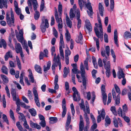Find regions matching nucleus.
<instances>
[{
    "instance_id": "obj_1",
    "label": "nucleus",
    "mask_w": 131,
    "mask_h": 131,
    "mask_svg": "<svg viewBox=\"0 0 131 131\" xmlns=\"http://www.w3.org/2000/svg\"><path fill=\"white\" fill-rule=\"evenodd\" d=\"M80 71L78 69L77 72V73L81 74V79L82 81V84L84 86V88L85 90L86 89V81L88 80V79L85 76V72L83 64L82 62H81L80 66Z\"/></svg>"
},
{
    "instance_id": "obj_2",
    "label": "nucleus",
    "mask_w": 131,
    "mask_h": 131,
    "mask_svg": "<svg viewBox=\"0 0 131 131\" xmlns=\"http://www.w3.org/2000/svg\"><path fill=\"white\" fill-rule=\"evenodd\" d=\"M9 13L7 12L6 14V20L7 23L10 27L14 26L15 18L13 11L12 9L10 10L11 18L9 17Z\"/></svg>"
},
{
    "instance_id": "obj_3",
    "label": "nucleus",
    "mask_w": 131,
    "mask_h": 131,
    "mask_svg": "<svg viewBox=\"0 0 131 131\" xmlns=\"http://www.w3.org/2000/svg\"><path fill=\"white\" fill-rule=\"evenodd\" d=\"M58 11L59 17L55 19L57 23L58 24V27L59 29H61L63 27L62 21L61 18L62 12V6L61 4H59L58 5Z\"/></svg>"
},
{
    "instance_id": "obj_4",
    "label": "nucleus",
    "mask_w": 131,
    "mask_h": 131,
    "mask_svg": "<svg viewBox=\"0 0 131 131\" xmlns=\"http://www.w3.org/2000/svg\"><path fill=\"white\" fill-rule=\"evenodd\" d=\"M110 53V47L109 46H107L105 47V50L101 51V55L103 57H105L103 59V63H106V61L107 60L109 59V56Z\"/></svg>"
},
{
    "instance_id": "obj_5",
    "label": "nucleus",
    "mask_w": 131,
    "mask_h": 131,
    "mask_svg": "<svg viewBox=\"0 0 131 131\" xmlns=\"http://www.w3.org/2000/svg\"><path fill=\"white\" fill-rule=\"evenodd\" d=\"M11 93L12 96L13 100L14 101H16V103L17 106L20 105L21 103H23L20 102V100L17 94H16V90L12 88L11 90Z\"/></svg>"
},
{
    "instance_id": "obj_6",
    "label": "nucleus",
    "mask_w": 131,
    "mask_h": 131,
    "mask_svg": "<svg viewBox=\"0 0 131 131\" xmlns=\"http://www.w3.org/2000/svg\"><path fill=\"white\" fill-rule=\"evenodd\" d=\"M23 34L24 32L23 29L19 30V34L18 32H16V36L17 39L22 44L23 43L25 42L23 37Z\"/></svg>"
},
{
    "instance_id": "obj_7",
    "label": "nucleus",
    "mask_w": 131,
    "mask_h": 131,
    "mask_svg": "<svg viewBox=\"0 0 131 131\" xmlns=\"http://www.w3.org/2000/svg\"><path fill=\"white\" fill-rule=\"evenodd\" d=\"M72 91L74 92L73 94V97L74 101H79L81 99L80 95L76 88L73 87L72 88Z\"/></svg>"
},
{
    "instance_id": "obj_8",
    "label": "nucleus",
    "mask_w": 131,
    "mask_h": 131,
    "mask_svg": "<svg viewBox=\"0 0 131 131\" xmlns=\"http://www.w3.org/2000/svg\"><path fill=\"white\" fill-rule=\"evenodd\" d=\"M42 21V23L43 24L45 23V25L43 26L41 24L40 26V28L41 31L43 33H44L46 31V28H48L49 27V23L48 20L47 19H45V17H43L41 19Z\"/></svg>"
},
{
    "instance_id": "obj_9",
    "label": "nucleus",
    "mask_w": 131,
    "mask_h": 131,
    "mask_svg": "<svg viewBox=\"0 0 131 131\" xmlns=\"http://www.w3.org/2000/svg\"><path fill=\"white\" fill-rule=\"evenodd\" d=\"M33 93L34 96V100L36 105L38 107H40V104L39 100V97L38 92L36 89L34 88L32 89Z\"/></svg>"
},
{
    "instance_id": "obj_10",
    "label": "nucleus",
    "mask_w": 131,
    "mask_h": 131,
    "mask_svg": "<svg viewBox=\"0 0 131 131\" xmlns=\"http://www.w3.org/2000/svg\"><path fill=\"white\" fill-rule=\"evenodd\" d=\"M31 1H32V3L34 9L35 10H36L38 6L37 1L36 0H28V1L27 4L29 8L31 9L32 8V5L31 3Z\"/></svg>"
},
{
    "instance_id": "obj_11",
    "label": "nucleus",
    "mask_w": 131,
    "mask_h": 131,
    "mask_svg": "<svg viewBox=\"0 0 131 131\" xmlns=\"http://www.w3.org/2000/svg\"><path fill=\"white\" fill-rule=\"evenodd\" d=\"M94 31L96 36L98 38L100 39L101 41H102L103 39V31H100L99 32L97 27H95Z\"/></svg>"
},
{
    "instance_id": "obj_12",
    "label": "nucleus",
    "mask_w": 131,
    "mask_h": 131,
    "mask_svg": "<svg viewBox=\"0 0 131 131\" xmlns=\"http://www.w3.org/2000/svg\"><path fill=\"white\" fill-rule=\"evenodd\" d=\"M71 117L70 115H68L66 125L65 126L66 130L67 131L68 130L69 128L71 130L72 129V125H70L69 126L71 122Z\"/></svg>"
},
{
    "instance_id": "obj_13",
    "label": "nucleus",
    "mask_w": 131,
    "mask_h": 131,
    "mask_svg": "<svg viewBox=\"0 0 131 131\" xmlns=\"http://www.w3.org/2000/svg\"><path fill=\"white\" fill-rule=\"evenodd\" d=\"M19 118L20 120H22L24 122L23 124L24 126L26 129H29V127L27 124V122L26 120L24 115H20L19 116Z\"/></svg>"
},
{
    "instance_id": "obj_14",
    "label": "nucleus",
    "mask_w": 131,
    "mask_h": 131,
    "mask_svg": "<svg viewBox=\"0 0 131 131\" xmlns=\"http://www.w3.org/2000/svg\"><path fill=\"white\" fill-rule=\"evenodd\" d=\"M123 112L122 111V109L121 107H119L118 110V114L119 115H123L125 114L127 111V108L126 104H125L123 106Z\"/></svg>"
},
{
    "instance_id": "obj_15",
    "label": "nucleus",
    "mask_w": 131,
    "mask_h": 131,
    "mask_svg": "<svg viewBox=\"0 0 131 131\" xmlns=\"http://www.w3.org/2000/svg\"><path fill=\"white\" fill-rule=\"evenodd\" d=\"M15 50L16 52L19 53L20 51H22V48L20 44L19 43H16L15 44Z\"/></svg>"
},
{
    "instance_id": "obj_16",
    "label": "nucleus",
    "mask_w": 131,
    "mask_h": 131,
    "mask_svg": "<svg viewBox=\"0 0 131 131\" xmlns=\"http://www.w3.org/2000/svg\"><path fill=\"white\" fill-rule=\"evenodd\" d=\"M85 23V26L88 30L89 32L91 31L92 30V27L89 20L88 19H86Z\"/></svg>"
},
{
    "instance_id": "obj_17",
    "label": "nucleus",
    "mask_w": 131,
    "mask_h": 131,
    "mask_svg": "<svg viewBox=\"0 0 131 131\" xmlns=\"http://www.w3.org/2000/svg\"><path fill=\"white\" fill-rule=\"evenodd\" d=\"M80 108L81 110H83L85 113V115H86L87 113V111L85 109L84 104L83 100V99L81 100V102L79 104Z\"/></svg>"
},
{
    "instance_id": "obj_18",
    "label": "nucleus",
    "mask_w": 131,
    "mask_h": 131,
    "mask_svg": "<svg viewBox=\"0 0 131 131\" xmlns=\"http://www.w3.org/2000/svg\"><path fill=\"white\" fill-rule=\"evenodd\" d=\"M51 65V62L50 61H48L47 64V66L44 65L43 67V71L45 73H46L47 72L48 70L50 68Z\"/></svg>"
},
{
    "instance_id": "obj_19",
    "label": "nucleus",
    "mask_w": 131,
    "mask_h": 131,
    "mask_svg": "<svg viewBox=\"0 0 131 131\" xmlns=\"http://www.w3.org/2000/svg\"><path fill=\"white\" fill-rule=\"evenodd\" d=\"M117 30L115 29L114 31V42L116 46H118V41L117 39Z\"/></svg>"
},
{
    "instance_id": "obj_20",
    "label": "nucleus",
    "mask_w": 131,
    "mask_h": 131,
    "mask_svg": "<svg viewBox=\"0 0 131 131\" xmlns=\"http://www.w3.org/2000/svg\"><path fill=\"white\" fill-rule=\"evenodd\" d=\"M58 81V76L57 75H56L54 78V84L55 85L54 89L55 90H57L59 88V85L57 83Z\"/></svg>"
},
{
    "instance_id": "obj_21",
    "label": "nucleus",
    "mask_w": 131,
    "mask_h": 131,
    "mask_svg": "<svg viewBox=\"0 0 131 131\" xmlns=\"http://www.w3.org/2000/svg\"><path fill=\"white\" fill-rule=\"evenodd\" d=\"M6 8H7V4L6 0H0V8L2 9L3 7V6Z\"/></svg>"
},
{
    "instance_id": "obj_22",
    "label": "nucleus",
    "mask_w": 131,
    "mask_h": 131,
    "mask_svg": "<svg viewBox=\"0 0 131 131\" xmlns=\"http://www.w3.org/2000/svg\"><path fill=\"white\" fill-rule=\"evenodd\" d=\"M118 78L119 79H120L121 78L125 77L123 71L121 68L119 69L118 73Z\"/></svg>"
},
{
    "instance_id": "obj_23",
    "label": "nucleus",
    "mask_w": 131,
    "mask_h": 131,
    "mask_svg": "<svg viewBox=\"0 0 131 131\" xmlns=\"http://www.w3.org/2000/svg\"><path fill=\"white\" fill-rule=\"evenodd\" d=\"M99 10L100 15L102 16H103V11L104 9L102 4L100 3L99 4Z\"/></svg>"
},
{
    "instance_id": "obj_24",
    "label": "nucleus",
    "mask_w": 131,
    "mask_h": 131,
    "mask_svg": "<svg viewBox=\"0 0 131 131\" xmlns=\"http://www.w3.org/2000/svg\"><path fill=\"white\" fill-rule=\"evenodd\" d=\"M54 62L52 65L51 67L55 68V67H56L58 66H59L60 64H61L60 60H56L55 59H53Z\"/></svg>"
},
{
    "instance_id": "obj_25",
    "label": "nucleus",
    "mask_w": 131,
    "mask_h": 131,
    "mask_svg": "<svg viewBox=\"0 0 131 131\" xmlns=\"http://www.w3.org/2000/svg\"><path fill=\"white\" fill-rule=\"evenodd\" d=\"M66 32L65 34V38L67 41H69L71 39V35L68 30L66 29Z\"/></svg>"
},
{
    "instance_id": "obj_26",
    "label": "nucleus",
    "mask_w": 131,
    "mask_h": 131,
    "mask_svg": "<svg viewBox=\"0 0 131 131\" xmlns=\"http://www.w3.org/2000/svg\"><path fill=\"white\" fill-rule=\"evenodd\" d=\"M83 39V36L82 33L81 32H80L79 36L78 37V38H77L76 40V41L77 43H81L82 44V41Z\"/></svg>"
},
{
    "instance_id": "obj_27",
    "label": "nucleus",
    "mask_w": 131,
    "mask_h": 131,
    "mask_svg": "<svg viewBox=\"0 0 131 131\" xmlns=\"http://www.w3.org/2000/svg\"><path fill=\"white\" fill-rule=\"evenodd\" d=\"M1 76L4 82L3 83L4 84H5V83H7L8 82V79L6 76L3 74H1Z\"/></svg>"
},
{
    "instance_id": "obj_28",
    "label": "nucleus",
    "mask_w": 131,
    "mask_h": 131,
    "mask_svg": "<svg viewBox=\"0 0 131 131\" xmlns=\"http://www.w3.org/2000/svg\"><path fill=\"white\" fill-rule=\"evenodd\" d=\"M103 64L104 68L106 70H111V64L110 61H108L106 63Z\"/></svg>"
},
{
    "instance_id": "obj_29",
    "label": "nucleus",
    "mask_w": 131,
    "mask_h": 131,
    "mask_svg": "<svg viewBox=\"0 0 131 131\" xmlns=\"http://www.w3.org/2000/svg\"><path fill=\"white\" fill-rule=\"evenodd\" d=\"M84 126V123L83 118L81 116H80V122L79 125V128H83Z\"/></svg>"
},
{
    "instance_id": "obj_30",
    "label": "nucleus",
    "mask_w": 131,
    "mask_h": 131,
    "mask_svg": "<svg viewBox=\"0 0 131 131\" xmlns=\"http://www.w3.org/2000/svg\"><path fill=\"white\" fill-rule=\"evenodd\" d=\"M69 72V68H67L66 67H65L63 70L64 74H63V77L64 78L67 77Z\"/></svg>"
},
{
    "instance_id": "obj_31",
    "label": "nucleus",
    "mask_w": 131,
    "mask_h": 131,
    "mask_svg": "<svg viewBox=\"0 0 131 131\" xmlns=\"http://www.w3.org/2000/svg\"><path fill=\"white\" fill-rule=\"evenodd\" d=\"M75 12H74V10H73L72 9H71L70 12V16L72 20L73 18L75 17Z\"/></svg>"
},
{
    "instance_id": "obj_32",
    "label": "nucleus",
    "mask_w": 131,
    "mask_h": 131,
    "mask_svg": "<svg viewBox=\"0 0 131 131\" xmlns=\"http://www.w3.org/2000/svg\"><path fill=\"white\" fill-rule=\"evenodd\" d=\"M35 70L38 73H42L41 68V67L37 64H36L35 66Z\"/></svg>"
},
{
    "instance_id": "obj_33",
    "label": "nucleus",
    "mask_w": 131,
    "mask_h": 131,
    "mask_svg": "<svg viewBox=\"0 0 131 131\" xmlns=\"http://www.w3.org/2000/svg\"><path fill=\"white\" fill-rule=\"evenodd\" d=\"M1 70L2 72L5 74H8V69L5 65H3L1 68Z\"/></svg>"
},
{
    "instance_id": "obj_34",
    "label": "nucleus",
    "mask_w": 131,
    "mask_h": 131,
    "mask_svg": "<svg viewBox=\"0 0 131 131\" xmlns=\"http://www.w3.org/2000/svg\"><path fill=\"white\" fill-rule=\"evenodd\" d=\"M105 121L106 123L105 124V125L106 126H108L107 125V124L109 125L111 124V119L107 115L106 116L105 118Z\"/></svg>"
},
{
    "instance_id": "obj_35",
    "label": "nucleus",
    "mask_w": 131,
    "mask_h": 131,
    "mask_svg": "<svg viewBox=\"0 0 131 131\" xmlns=\"http://www.w3.org/2000/svg\"><path fill=\"white\" fill-rule=\"evenodd\" d=\"M124 38L125 39L131 38V34L128 31H126L124 33Z\"/></svg>"
},
{
    "instance_id": "obj_36",
    "label": "nucleus",
    "mask_w": 131,
    "mask_h": 131,
    "mask_svg": "<svg viewBox=\"0 0 131 131\" xmlns=\"http://www.w3.org/2000/svg\"><path fill=\"white\" fill-rule=\"evenodd\" d=\"M99 38L97 39L96 38L94 37H93V39L94 40L96 41V46L97 49L98 51L99 50L100 48L99 46Z\"/></svg>"
},
{
    "instance_id": "obj_37",
    "label": "nucleus",
    "mask_w": 131,
    "mask_h": 131,
    "mask_svg": "<svg viewBox=\"0 0 131 131\" xmlns=\"http://www.w3.org/2000/svg\"><path fill=\"white\" fill-rule=\"evenodd\" d=\"M36 10H36H34V11H36L34 15V18L36 20H37L40 17V14L38 11Z\"/></svg>"
},
{
    "instance_id": "obj_38",
    "label": "nucleus",
    "mask_w": 131,
    "mask_h": 131,
    "mask_svg": "<svg viewBox=\"0 0 131 131\" xmlns=\"http://www.w3.org/2000/svg\"><path fill=\"white\" fill-rule=\"evenodd\" d=\"M114 100L115 101L116 105H118L120 102V96L118 94L115 98V100Z\"/></svg>"
},
{
    "instance_id": "obj_39",
    "label": "nucleus",
    "mask_w": 131,
    "mask_h": 131,
    "mask_svg": "<svg viewBox=\"0 0 131 131\" xmlns=\"http://www.w3.org/2000/svg\"><path fill=\"white\" fill-rule=\"evenodd\" d=\"M16 58L18 67L19 69L20 70L21 69V67L20 61L18 57L17 56H16Z\"/></svg>"
},
{
    "instance_id": "obj_40",
    "label": "nucleus",
    "mask_w": 131,
    "mask_h": 131,
    "mask_svg": "<svg viewBox=\"0 0 131 131\" xmlns=\"http://www.w3.org/2000/svg\"><path fill=\"white\" fill-rule=\"evenodd\" d=\"M121 116L123 117L124 120L129 125L130 124L129 123L130 122V118L129 117L126 116L125 115H121Z\"/></svg>"
},
{
    "instance_id": "obj_41",
    "label": "nucleus",
    "mask_w": 131,
    "mask_h": 131,
    "mask_svg": "<svg viewBox=\"0 0 131 131\" xmlns=\"http://www.w3.org/2000/svg\"><path fill=\"white\" fill-rule=\"evenodd\" d=\"M85 105L86 106V109L87 111V113L88 114H90V110L89 109V105L87 101H86L85 102Z\"/></svg>"
},
{
    "instance_id": "obj_42",
    "label": "nucleus",
    "mask_w": 131,
    "mask_h": 131,
    "mask_svg": "<svg viewBox=\"0 0 131 131\" xmlns=\"http://www.w3.org/2000/svg\"><path fill=\"white\" fill-rule=\"evenodd\" d=\"M16 125L18 128L19 130L21 131H22L23 130V128L20 124L19 122H17L16 123Z\"/></svg>"
},
{
    "instance_id": "obj_43",
    "label": "nucleus",
    "mask_w": 131,
    "mask_h": 131,
    "mask_svg": "<svg viewBox=\"0 0 131 131\" xmlns=\"http://www.w3.org/2000/svg\"><path fill=\"white\" fill-rule=\"evenodd\" d=\"M28 111L31 115H36V111L34 108L29 109Z\"/></svg>"
},
{
    "instance_id": "obj_44",
    "label": "nucleus",
    "mask_w": 131,
    "mask_h": 131,
    "mask_svg": "<svg viewBox=\"0 0 131 131\" xmlns=\"http://www.w3.org/2000/svg\"><path fill=\"white\" fill-rule=\"evenodd\" d=\"M110 8L113 11L114 6V0H110Z\"/></svg>"
},
{
    "instance_id": "obj_45",
    "label": "nucleus",
    "mask_w": 131,
    "mask_h": 131,
    "mask_svg": "<svg viewBox=\"0 0 131 131\" xmlns=\"http://www.w3.org/2000/svg\"><path fill=\"white\" fill-rule=\"evenodd\" d=\"M103 96V100L104 104V105H105L106 103V101L107 98V96L106 94H103L102 95Z\"/></svg>"
},
{
    "instance_id": "obj_46",
    "label": "nucleus",
    "mask_w": 131,
    "mask_h": 131,
    "mask_svg": "<svg viewBox=\"0 0 131 131\" xmlns=\"http://www.w3.org/2000/svg\"><path fill=\"white\" fill-rule=\"evenodd\" d=\"M94 124L91 126V131H93L94 129H96L97 126V125L96 123H93Z\"/></svg>"
},
{
    "instance_id": "obj_47",
    "label": "nucleus",
    "mask_w": 131,
    "mask_h": 131,
    "mask_svg": "<svg viewBox=\"0 0 131 131\" xmlns=\"http://www.w3.org/2000/svg\"><path fill=\"white\" fill-rule=\"evenodd\" d=\"M49 119L50 121L53 122V123L57 122L58 120L57 118L56 117H50Z\"/></svg>"
},
{
    "instance_id": "obj_48",
    "label": "nucleus",
    "mask_w": 131,
    "mask_h": 131,
    "mask_svg": "<svg viewBox=\"0 0 131 131\" xmlns=\"http://www.w3.org/2000/svg\"><path fill=\"white\" fill-rule=\"evenodd\" d=\"M114 86L116 92L119 95L121 94V91L119 87L116 84L114 85Z\"/></svg>"
},
{
    "instance_id": "obj_49",
    "label": "nucleus",
    "mask_w": 131,
    "mask_h": 131,
    "mask_svg": "<svg viewBox=\"0 0 131 131\" xmlns=\"http://www.w3.org/2000/svg\"><path fill=\"white\" fill-rule=\"evenodd\" d=\"M15 10L16 14L18 15H19L21 13V9L19 7L15 8Z\"/></svg>"
},
{
    "instance_id": "obj_50",
    "label": "nucleus",
    "mask_w": 131,
    "mask_h": 131,
    "mask_svg": "<svg viewBox=\"0 0 131 131\" xmlns=\"http://www.w3.org/2000/svg\"><path fill=\"white\" fill-rule=\"evenodd\" d=\"M84 64L85 69L87 70H89V66L88 64V61L85 60L84 61Z\"/></svg>"
},
{
    "instance_id": "obj_51",
    "label": "nucleus",
    "mask_w": 131,
    "mask_h": 131,
    "mask_svg": "<svg viewBox=\"0 0 131 131\" xmlns=\"http://www.w3.org/2000/svg\"><path fill=\"white\" fill-rule=\"evenodd\" d=\"M89 0H87V2H88V3L86 5V6L88 10H91L92 9V7L91 6V3L89 2Z\"/></svg>"
},
{
    "instance_id": "obj_52",
    "label": "nucleus",
    "mask_w": 131,
    "mask_h": 131,
    "mask_svg": "<svg viewBox=\"0 0 131 131\" xmlns=\"http://www.w3.org/2000/svg\"><path fill=\"white\" fill-rule=\"evenodd\" d=\"M108 99L107 103V105H108L111 102L112 97L111 93H109L108 94Z\"/></svg>"
},
{
    "instance_id": "obj_53",
    "label": "nucleus",
    "mask_w": 131,
    "mask_h": 131,
    "mask_svg": "<svg viewBox=\"0 0 131 131\" xmlns=\"http://www.w3.org/2000/svg\"><path fill=\"white\" fill-rule=\"evenodd\" d=\"M118 120L117 121L116 119H114L113 120V124L115 127L117 128L118 127Z\"/></svg>"
},
{
    "instance_id": "obj_54",
    "label": "nucleus",
    "mask_w": 131,
    "mask_h": 131,
    "mask_svg": "<svg viewBox=\"0 0 131 131\" xmlns=\"http://www.w3.org/2000/svg\"><path fill=\"white\" fill-rule=\"evenodd\" d=\"M92 77L93 78L95 79L96 78V77L95 74L97 73V70L93 69L92 72Z\"/></svg>"
},
{
    "instance_id": "obj_55",
    "label": "nucleus",
    "mask_w": 131,
    "mask_h": 131,
    "mask_svg": "<svg viewBox=\"0 0 131 131\" xmlns=\"http://www.w3.org/2000/svg\"><path fill=\"white\" fill-rule=\"evenodd\" d=\"M51 52L52 56H53L55 52V46H52L51 49Z\"/></svg>"
},
{
    "instance_id": "obj_56",
    "label": "nucleus",
    "mask_w": 131,
    "mask_h": 131,
    "mask_svg": "<svg viewBox=\"0 0 131 131\" xmlns=\"http://www.w3.org/2000/svg\"><path fill=\"white\" fill-rule=\"evenodd\" d=\"M28 92L27 96L28 98L30 100L32 99L33 96L31 91L29 90L28 91Z\"/></svg>"
},
{
    "instance_id": "obj_57",
    "label": "nucleus",
    "mask_w": 131,
    "mask_h": 131,
    "mask_svg": "<svg viewBox=\"0 0 131 131\" xmlns=\"http://www.w3.org/2000/svg\"><path fill=\"white\" fill-rule=\"evenodd\" d=\"M5 90L6 92V94L7 96L9 97H10V94L9 92V90L8 88V87L7 85H6L5 87Z\"/></svg>"
},
{
    "instance_id": "obj_58",
    "label": "nucleus",
    "mask_w": 131,
    "mask_h": 131,
    "mask_svg": "<svg viewBox=\"0 0 131 131\" xmlns=\"http://www.w3.org/2000/svg\"><path fill=\"white\" fill-rule=\"evenodd\" d=\"M68 27L71 28L72 26V23L71 20L66 21Z\"/></svg>"
},
{
    "instance_id": "obj_59",
    "label": "nucleus",
    "mask_w": 131,
    "mask_h": 131,
    "mask_svg": "<svg viewBox=\"0 0 131 131\" xmlns=\"http://www.w3.org/2000/svg\"><path fill=\"white\" fill-rule=\"evenodd\" d=\"M21 106L22 107H24L25 109H28L30 107V106H29L26 105V104L24 103H21Z\"/></svg>"
},
{
    "instance_id": "obj_60",
    "label": "nucleus",
    "mask_w": 131,
    "mask_h": 131,
    "mask_svg": "<svg viewBox=\"0 0 131 131\" xmlns=\"http://www.w3.org/2000/svg\"><path fill=\"white\" fill-rule=\"evenodd\" d=\"M110 110L115 115L116 114V108L115 106H112L110 108Z\"/></svg>"
},
{
    "instance_id": "obj_61",
    "label": "nucleus",
    "mask_w": 131,
    "mask_h": 131,
    "mask_svg": "<svg viewBox=\"0 0 131 131\" xmlns=\"http://www.w3.org/2000/svg\"><path fill=\"white\" fill-rule=\"evenodd\" d=\"M71 53V51L69 49L67 50H66L65 52V57L67 56L68 57H69V56H70V55Z\"/></svg>"
},
{
    "instance_id": "obj_62",
    "label": "nucleus",
    "mask_w": 131,
    "mask_h": 131,
    "mask_svg": "<svg viewBox=\"0 0 131 131\" xmlns=\"http://www.w3.org/2000/svg\"><path fill=\"white\" fill-rule=\"evenodd\" d=\"M39 124L42 127H44L46 126V123L45 120L41 121L39 123Z\"/></svg>"
},
{
    "instance_id": "obj_63",
    "label": "nucleus",
    "mask_w": 131,
    "mask_h": 131,
    "mask_svg": "<svg viewBox=\"0 0 131 131\" xmlns=\"http://www.w3.org/2000/svg\"><path fill=\"white\" fill-rule=\"evenodd\" d=\"M104 37L105 42L106 43H108V41L107 35L106 33H105L104 34Z\"/></svg>"
},
{
    "instance_id": "obj_64",
    "label": "nucleus",
    "mask_w": 131,
    "mask_h": 131,
    "mask_svg": "<svg viewBox=\"0 0 131 131\" xmlns=\"http://www.w3.org/2000/svg\"><path fill=\"white\" fill-rule=\"evenodd\" d=\"M98 64L99 67H102L103 66L102 60L100 58H99L98 59Z\"/></svg>"
}]
</instances>
